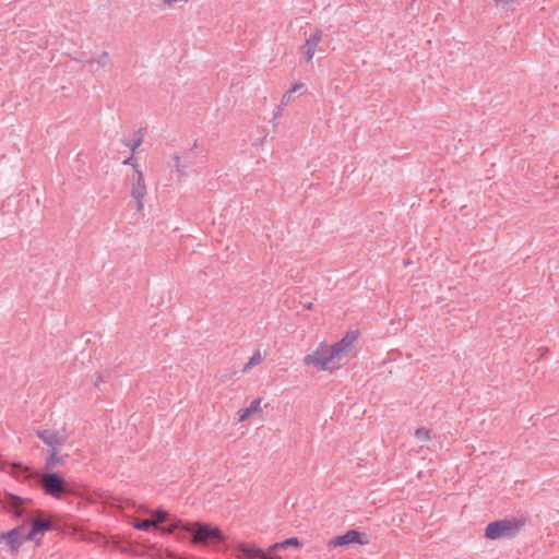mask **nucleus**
Masks as SVG:
<instances>
[{"label":"nucleus","instance_id":"f257e3e1","mask_svg":"<svg viewBox=\"0 0 559 559\" xmlns=\"http://www.w3.org/2000/svg\"><path fill=\"white\" fill-rule=\"evenodd\" d=\"M355 341L356 335L347 333L341 341L332 345L321 343L316 350L305 356L304 364L306 366H313L321 371H332L337 367V362L347 355Z\"/></svg>","mask_w":559,"mask_h":559},{"label":"nucleus","instance_id":"f03ea898","mask_svg":"<svg viewBox=\"0 0 559 559\" xmlns=\"http://www.w3.org/2000/svg\"><path fill=\"white\" fill-rule=\"evenodd\" d=\"M13 474L19 477L16 471L19 469L24 478L38 477L39 484L44 492L52 498L60 499L64 495L71 493V489L68 488L67 480L56 473H44L33 474L28 467H23L21 464H12Z\"/></svg>","mask_w":559,"mask_h":559},{"label":"nucleus","instance_id":"7ed1b4c3","mask_svg":"<svg viewBox=\"0 0 559 559\" xmlns=\"http://www.w3.org/2000/svg\"><path fill=\"white\" fill-rule=\"evenodd\" d=\"M185 531L192 534L191 543L207 545L224 542V535L217 526L204 522L186 523Z\"/></svg>","mask_w":559,"mask_h":559},{"label":"nucleus","instance_id":"20e7f679","mask_svg":"<svg viewBox=\"0 0 559 559\" xmlns=\"http://www.w3.org/2000/svg\"><path fill=\"white\" fill-rule=\"evenodd\" d=\"M524 525V520L515 518L493 521L486 526L485 537L492 540L501 537L511 538L514 537Z\"/></svg>","mask_w":559,"mask_h":559},{"label":"nucleus","instance_id":"39448f33","mask_svg":"<svg viewBox=\"0 0 559 559\" xmlns=\"http://www.w3.org/2000/svg\"><path fill=\"white\" fill-rule=\"evenodd\" d=\"M28 502V499L21 498L8 491L0 497V507L16 518L23 516L24 507Z\"/></svg>","mask_w":559,"mask_h":559},{"label":"nucleus","instance_id":"423d86ee","mask_svg":"<svg viewBox=\"0 0 559 559\" xmlns=\"http://www.w3.org/2000/svg\"><path fill=\"white\" fill-rule=\"evenodd\" d=\"M25 540L22 536V526H17L9 532L0 533V544L5 543L8 546V552L12 556H16L20 551V547Z\"/></svg>","mask_w":559,"mask_h":559},{"label":"nucleus","instance_id":"0eeeda50","mask_svg":"<svg viewBox=\"0 0 559 559\" xmlns=\"http://www.w3.org/2000/svg\"><path fill=\"white\" fill-rule=\"evenodd\" d=\"M146 186L144 175L141 169H136V174L132 176L131 197L136 202L138 211L143 210V199L146 195Z\"/></svg>","mask_w":559,"mask_h":559},{"label":"nucleus","instance_id":"6e6552de","mask_svg":"<svg viewBox=\"0 0 559 559\" xmlns=\"http://www.w3.org/2000/svg\"><path fill=\"white\" fill-rule=\"evenodd\" d=\"M322 37H323V32L320 28H316L312 33H310L306 37L305 56H306V60L308 62L312 61L316 50L318 48V45L322 40Z\"/></svg>","mask_w":559,"mask_h":559},{"label":"nucleus","instance_id":"1a4fd4ad","mask_svg":"<svg viewBox=\"0 0 559 559\" xmlns=\"http://www.w3.org/2000/svg\"><path fill=\"white\" fill-rule=\"evenodd\" d=\"M36 435L48 447L63 445L67 441V436L57 430H37Z\"/></svg>","mask_w":559,"mask_h":559},{"label":"nucleus","instance_id":"9d476101","mask_svg":"<svg viewBox=\"0 0 559 559\" xmlns=\"http://www.w3.org/2000/svg\"><path fill=\"white\" fill-rule=\"evenodd\" d=\"M365 544L361 539V534L356 530H349L344 535H340L330 540L331 546H344L348 544Z\"/></svg>","mask_w":559,"mask_h":559},{"label":"nucleus","instance_id":"9b49d317","mask_svg":"<svg viewBox=\"0 0 559 559\" xmlns=\"http://www.w3.org/2000/svg\"><path fill=\"white\" fill-rule=\"evenodd\" d=\"M51 530V522L48 520H35L32 523L29 533L25 536V540H34L38 534H43Z\"/></svg>","mask_w":559,"mask_h":559},{"label":"nucleus","instance_id":"f8f14e48","mask_svg":"<svg viewBox=\"0 0 559 559\" xmlns=\"http://www.w3.org/2000/svg\"><path fill=\"white\" fill-rule=\"evenodd\" d=\"M238 550L247 559H262L264 552L262 549L245 543L238 545Z\"/></svg>","mask_w":559,"mask_h":559},{"label":"nucleus","instance_id":"ddd939ff","mask_svg":"<svg viewBox=\"0 0 559 559\" xmlns=\"http://www.w3.org/2000/svg\"><path fill=\"white\" fill-rule=\"evenodd\" d=\"M261 399L260 397H257L254 399L250 406L249 407H246V408H241L238 411L237 415H238V419L239 421H245L247 420L253 413H257V412H260L261 411Z\"/></svg>","mask_w":559,"mask_h":559},{"label":"nucleus","instance_id":"4468645a","mask_svg":"<svg viewBox=\"0 0 559 559\" xmlns=\"http://www.w3.org/2000/svg\"><path fill=\"white\" fill-rule=\"evenodd\" d=\"M150 513L153 516V519H151V520L155 523L153 525V528H155V530H158L160 527V524L166 522L170 518V514L163 509L153 510V511H150Z\"/></svg>","mask_w":559,"mask_h":559},{"label":"nucleus","instance_id":"2eb2a0df","mask_svg":"<svg viewBox=\"0 0 559 559\" xmlns=\"http://www.w3.org/2000/svg\"><path fill=\"white\" fill-rule=\"evenodd\" d=\"M264 355L258 349L250 357L249 361L243 366L242 372H248L251 368L260 365L264 360Z\"/></svg>","mask_w":559,"mask_h":559},{"label":"nucleus","instance_id":"dca6fc26","mask_svg":"<svg viewBox=\"0 0 559 559\" xmlns=\"http://www.w3.org/2000/svg\"><path fill=\"white\" fill-rule=\"evenodd\" d=\"M144 140V132L143 129H139L135 133V138L133 141H122V143L131 148L132 152H135V150L143 143Z\"/></svg>","mask_w":559,"mask_h":559},{"label":"nucleus","instance_id":"f3484780","mask_svg":"<svg viewBox=\"0 0 559 559\" xmlns=\"http://www.w3.org/2000/svg\"><path fill=\"white\" fill-rule=\"evenodd\" d=\"M185 526H186V523H183L180 519H175L170 525L168 526H165V527H159L158 530L163 533V534H174L176 530H182L185 531Z\"/></svg>","mask_w":559,"mask_h":559},{"label":"nucleus","instance_id":"a211bd4d","mask_svg":"<svg viewBox=\"0 0 559 559\" xmlns=\"http://www.w3.org/2000/svg\"><path fill=\"white\" fill-rule=\"evenodd\" d=\"M64 464V459L57 453H50L46 459V468L52 469Z\"/></svg>","mask_w":559,"mask_h":559},{"label":"nucleus","instance_id":"6ab92c4d","mask_svg":"<svg viewBox=\"0 0 559 559\" xmlns=\"http://www.w3.org/2000/svg\"><path fill=\"white\" fill-rule=\"evenodd\" d=\"M108 58H109V55L107 51H103L98 57L97 59H90L87 61V63L90 66H93L94 63H96L99 68L104 69L107 63H108Z\"/></svg>","mask_w":559,"mask_h":559},{"label":"nucleus","instance_id":"aec40b11","mask_svg":"<svg viewBox=\"0 0 559 559\" xmlns=\"http://www.w3.org/2000/svg\"><path fill=\"white\" fill-rule=\"evenodd\" d=\"M155 523L151 519L136 520L133 523V527L139 531H150Z\"/></svg>","mask_w":559,"mask_h":559},{"label":"nucleus","instance_id":"412c9836","mask_svg":"<svg viewBox=\"0 0 559 559\" xmlns=\"http://www.w3.org/2000/svg\"><path fill=\"white\" fill-rule=\"evenodd\" d=\"M288 546H300V542L297 537L288 538L282 543L274 544L271 549L287 548Z\"/></svg>","mask_w":559,"mask_h":559},{"label":"nucleus","instance_id":"4be33fe9","mask_svg":"<svg viewBox=\"0 0 559 559\" xmlns=\"http://www.w3.org/2000/svg\"><path fill=\"white\" fill-rule=\"evenodd\" d=\"M173 159L175 162V168L177 170V173L179 174V180H181L182 177H185V168L186 166L181 164V159H180V156L178 154H175L173 156Z\"/></svg>","mask_w":559,"mask_h":559},{"label":"nucleus","instance_id":"5701e85b","mask_svg":"<svg viewBox=\"0 0 559 559\" xmlns=\"http://www.w3.org/2000/svg\"><path fill=\"white\" fill-rule=\"evenodd\" d=\"M415 437L420 440H429L430 439V430H428L424 427L417 428L415 431Z\"/></svg>","mask_w":559,"mask_h":559},{"label":"nucleus","instance_id":"b1692460","mask_svg":"<svg viewBox=\"0 0 559 559\" xmlns=\"http://www.w3.org/2000/svg\"><path fill=\"white\" fill-rule=\"evenodd\" d=\"M123 165H130L133 167L134 169V174H136V169H140L139 168V164L136 163V160L134 159L133 155H131L130 157H128L127 159L123 160Z\"/></svg>","mask_w":559,"mask_h":559},{"label":"nucleus","instance_id":"393cba45","mask_svg":"<svg viewBox=\"0 0 559 559\" xmlns=\"http://www.w3.org/2000/svg\"><path fill=\"white\" fill-rule=\"evenodd\" d=\"M292 98H293V93L289 90L286 91L281 100L282 106H287L292 102Z\"/></svg>","mask_w":559,"mask_h":559},{"label":"nucleus","instance_id":"a878e982","mask_svg":"<svg viewBox=\"0 0 559 559\" xmlns=\"http://www.w3.org/2000/svg\"><path fill=\"white\" fill-rule=\"evenodd\" d=\"M189 0H164V4L168 8L173 7L177 2H188Z\"/></svg>","mask_w":559,"mask_h":559},{"label":"nucleus","instance_id":"bb28decb","mask_svg":"<svg viewBox=\"0 0 559 559\" xmlns=\"http://www.w3.org/2000/svg\"><path fill=\"white\" fill-rule=\"evenodd\" d=\"M497 5L507 7L513 2V0H493Z\"/></svg>","mask_w":559,"mask_h":559},{"label":"nucleus","instance_id":"cd10ccee","mask_svg":"<svg viewBox=\"0 0 559 559\" xmlns=\"http://www.w3.org/2000/svg\"><path fill=\"white\" fill-rule=\"evenodd\" d=\"M304 87L302 83H296L293 85V87L289 90L292 93H295L297 91H300Z\"/></svg>","mask_w":559,"mask_h":559},{"label":"nucleus","instance_id":"c85d7f7f","mask_svg":"<svg viewBox=\"0 0 559 559\" xmlns=\"http://www.w3.org/2000/svg\"><path fill=\"white\" fill-rule=\"evenodd\" d=\"M104 382V379L102 376H98L95 380V386L98 388Z\"/></svg>","mask_w":559,"mask_h":559},{"label":"nucleus","instance_id":"c756f323","mask_svg":"<svg viewBox=\"0 0 559 559\" xmlns=\"http://www.w3.org/2000/svg\"><path fill=\"white\" fill-rule=\"evenodd\" d=\"M61 445H55V447H50V453H57L59 454V449H60Z\"/></svg>","mask_w":559,"mask_h":559},{"label":"nucleus","instance_id":"7c9ffc66","mask_svg":"<svg viewBox=\"0 0 559 559\" xmlns=\"http://www.w3.org/2000/svg\"><path fill=\"white\" fill-rule=\"evenodd\" d=\"M262 559H281V557H271V556L266 555L265 552H263Z\"/></svg>","mask_w":559,"mask_h":559},{"label":"nucleus","instance_id":"2f4dec72","mask_svg":"<svg viewBox=\"0 0 559 559\" xmlns=\"http://www.w3.org/2000/svg\"><path fill=\"white\" fill-rule=\"evenodd\" d=\"M282 115V108H278V110L275 114V118L280 117Z\"/></svg>","mask_w":559,"mask_h":559},{"label":"nucleus","instance_id":"473e14b6","mask_svg":"<svg viewBox=\"0 0 559 559\" xmlns=\"http://www.w3.org/2000/svg\"><path fill=\"white\" fill-rule=\"evenodd\" d=\"M307 309H312V304L309 302L307 306H306Z\"/></svg>","mask_w":559,"mask_h":559},{"label":"nucleus","instance_id":"72a5a7b5","mask_svg":"<svg viewBox=\"0 0 559 559\" xmlns=\"http://www.w3.org/2000/svg\"><path fill=\"white\" fill-rule=\"evenodd\" d=\"M177 539H178V540H181V539H182V536L178 535V536H177Z\"/></svg>","mask_w":559,"mask_h":559}]
</instances>
